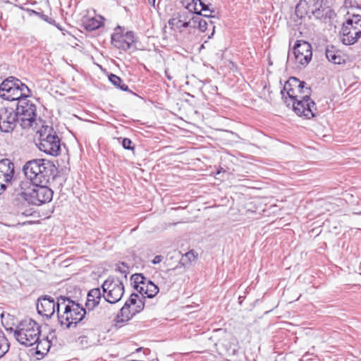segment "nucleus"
Instances as JSON below:
<instances>
[{
  "label": "nucleus",
  "mask_w": 361,
  "mask_h": 361,
  "mask_svg": "<svg viewBox=\"0 0 361 361\" xmlns=\"http://www.w3.org/2000/svg\"><path fill=\"white\" fill-rule=\"evenodd\" d=\"M86 314L85 309L69 298H58L57 317L61 326L67 329L75 326Z\"/></svg>",
  "instance_id": "obj_1"
},
{
  "label": "nucleus",
  "mask_w": 361,
  "mask_h": 361,
  "mask_svg": "<svg viewBox=\"0 0 361 361\" xmlns=\"http://www.w3.org/2000/svg\"><path fill=\"white\" fill-rule=\"evenodd\" d=\"M23 170L31 183L47 184L54 176L55 166L49 160L36 159L27 161Z\"/></svg>",
  "instance_id": "obj_2"
},
{
  "label": "nucleus",
  "mask_w": 361,
  "mask_h": 361,
  "mask_svg": "<svg viewBox=\"0 0 361 361\" xmlns=\"http://www.w3.org/2000/svg\"><path fill=\"white\" fill-rule=\"evenodd\" d=\"M18 195L27 203L39 206L49 202L53 198V190L47 184L22 181L19 185Z\"/></svg>",
  "instance_id": "obj_3"
},
{
  "label": "nucleus",
  "mask_w": 361,
  "mask_h": 361,
  "mask_svg": "<svg viewBox=\"0 0 361 361\" xmlns=\"http://www.w3.org/2000/svg\"><path fill=\"white\" fill-rule=\"evenodd\" d=\"M14 338L22 345L31 347L41 336V326L32 319H25L10 329Z\"/></svg>",
  "instance_id": "obj_4"
},
{
  "label": "nucleus",
  "mask_w": 361,
  "mask_h": 361,
  "mask_svg": "<svg viewBox=\"0 0 361 361\" xmlns=\"http://www.w3.org/2000/svg\"><path fill=\"white\" fill-rule=\"evenodd\" d=\"M30 90L19 79L9 76L0 84V97L7 101H18L23 97H29Z\"/></svg>",
  "instance_id": "obj_5"
},
{
  "label": "nucleus",
  "mask_w": 361,
  "mask_h": 361,
  "mask_svg": "<svg viewBox=\"0 0 361 361\" xmlns=\"http://www.w3.org/2000/svg\"><path fill=\"white\" fill-rule=\"evenodd\" d=\"M37 133L39 140L36 145L39 149L47 154L58 156L61 151V142L54 128L50 126L42 125Z\"/></svg>",
  "instance_id": "obj_6"
},
{
  "label": "nucleus",
  "mask_w": 361,
  "mask_h": 361,
  "mask_svg": "<svg viewBox=\"0 0 361 361\" xmlns=\"http://www.w3.org/2000/svg\"><path fill=\"white\" fill-rule=\"evenodd\" d=\"M37 108L27 97L18 100L16 107V114L23 128H36Z\"/></svg>",
  "instance_id": "obj_7"
},
{
  "label": "nucleus",
  "mask_w": 361,
  "mask_h": 361,
  "mask_svg": "<svg viewBox=\"0 0 361 361\" xmlns=\"http://www.w3.org/2000/svg\"><path fill=\"white\" fill-rule=\"evenodd\" d=\"M342 42L345 44H353L361 37V15H349L343 23L341 30Z\"/></svg>",
  "instance_id": "obj_8"
},
{
  "label": "nucleus",
  "mask_w": 361,
  "mask_h": 361,
  "mask_svg": "<svg viewBox=\"0 0 361 361\" xmlns=\"http://www.w3.org/2000/svg\"><path fill=\"white\" fill-rule=\"evenodd\" d=\"M145 302L140 296L136 293H132L130 298L126 302L120 312L116 318V324L125 323L133 318L137 313L144 308Z\"/></svg>",
  "instance_id": "obj_9"
},
{
  "label": "nucleus",
  "mask_w": 361,
  "mask_h": 361,
  "mask_svg": "<svg viewBox=\"0 0 361 361\" xmlns=\"http://www.w3.org/2000/svg\"><path fill=\"white\" fill-rule=\"evenodd\" d=\"M102 288L104 300L111 304L121 300L124 294V285L118 278L109 277Z\"/></svg>",
  "instance_id": "obj_10"
},
{
  "label": "nucleus",
  "mask_w": 361,
  "mask_h": 361,
  "mask_svg": "<svg viewBox=\"0 0 361 361\" xmlns=\"http://www.w3.org/2000/svg\"><path fill=\"white\" fill-rule=\"evenodd\" d=\"M133 281L135 289L141 294L143 298H152L159 293V288L151 281L147 279L142 274H137L131 276Z\"/></svg>",
  "instance_id": "obj_11"
},
{
  "label": "nucleus",
  "mask_w": 361,
  "mask_h": 361,
  "mask_svg": "<svg viewBox=\"0 0 361 361\" xmlns=\"http://www.w3.org/2000/svg\"><path fill=\"white\" fill-rule=\"evenodd\" d=\"M293 56L297 66H306L312 56V49L310 43L298 40L293 47Z\"/></svg>",
  "instance_id": "obj_12"
},
{
  "label": "nucleus",
  "mask_w": 361,
  "mask_h": 361,
  "mask_svg": "<svg viewBox=\"0 0 361 361\" xmlns=\"http://www.w3.org/2000/svg\"><path fill=\"white\" fill-rule=\"evenodd\" d=\"M290 104L294 111L300 116H304L307 119L315 116V104L310 97L307 99H300L298 101L293 102Z\"/></svg>",
  "instance_id": "obj_13"
},
{
  "label": "nucleus",
  "mask_w": 361,
  "mask_h": 361,
  "mask_svg": "<svg viewBox=\"0 0 361 361\" xmlns=\"http://www.w3.org/2000/svg\"><path fill=\"white\" fill-rule=\"evenodd\" d=\"M19 120L16 112L12 109H0V130L4 133L12 131Z\"/></svg>",
  "instance_id": "obj_14"
},
{
  "label": "nucleus",
  "mask_w": 361,
  "mask_h": 361,
  "mask_svg": "<svg viewBox=\"0 0 361 361\" xmlns=\"http://www.w3.org/2000/svg\"><path fill=\"white\" fill-rule=\"evenodd\" d=\"M58 300L55 302L54 298L49 295H44L39 298L37 303V312L47 318L51 317L57 312Z\"/></svg>",
  "instance_id": "obj_15"
},
{
  "label": "nucleus",
  "mask_w": 361,
  "mask_h": 361,
  "mask_svg": "<svg viewBox=\"0 0 361 361\" xmlns=\"http://www.w3.org/2000/svg\"><path fill=\"white\" fill-rule=\"evenodd\" d=\"M305 82L300 81L299 79L295 77H290L285 83L283 89L281 90L282 98L286 103L287 106H290V102L288 100V97H294V91L297 90L298 87Z\"/></svg>",
  "instance_id": "obj_16"
},
{
  "label": "nucleus",
  "mask_w": 361,
  "mask_h": 361,
  "mask_svg": "<svg viewBox=\"0 0 361 361\" xmlns=\"http://www.w3.org/2000/svg\"><path fill=\"white\" fill-rule=\"evenodd\" d=\"M183 6L190 13L198 16L201 12L210 11L208 5L201 0H182Z\"/></svg>",
  "instance_id": "obj_17"
},
{
  "label": "nucleus",
  "mask_w": 361,
  "mask_h": 361,
  "mask_svg": "<svg viewBox=\"0 0 361 361\" xmlns=\"http://www.w3.org/2000/svg\"><path fill=\"white\" fill-rule=\"evenodd\" d=\"M169 25L174 30L182 32L184 28L191 27V18L187 20L185 13H180L177 17L169 20Z\"/></svg>",
  "instance_id": "obj_18"
},
{
  "label": "nucleus",
  "mask_w": 361,
  "mask_h": 361,
  "mask_svg": "<svg viewBox=\"0 0 361 361\" xmlns=\"http://www.w3.org/2000/svg\"><path fill=\"white\" fill-rule=\"evenodd\" d=\"M209 27L212 29L211 35L208 36V39H210L214 33L215 28L212 21H209V24L200 16H193L191 18V27H197L201 32H204L209 29Z\"/></svg>",
  "instance_id": "obj_19"
},
{
  "label": "nucleus",
  "mask_w": 361,
  "mask_h": 361,
  "mask_svg": "<svg viewBox=\"0 0 361 361\" xmlns=\"http://www.w3.org/2000/svg\"><path fill=\"white\" fill-rule=\"evenodd\" d=\"M102 298L101 290L99 288L91 289L87 295L85 306L89 310H93L97 306Z\"/></svg>",
  "instance_id": "obj_20"
},
{
  "label": "nucleus",
  "mask_w": 361,
  "mask_h": 361,
  "mask_svg": "<svg viewBox=\"0 0 361 361\" xmlns=\"http://www.w3.org/2000/svg\"><path fill=\"white\" fill-rule=\"evenodd\" d=\"M326 56L330 62L334 64H342L345 62V59L342 53L334 46L326 48Z\"/></svg>",
  "instance_id": "obj_21"
},
{
  "label": "nucleus",
  "mask_w": 361,
  "mask_h": 361,
  "mask_svg": "<svg viewBox=\"0 0 361 361\" xmlns=\"http://www.w3.org/2000/svg\"><path fill=\"white\" fill-rule=\"evenodd\" d=\"M311 94V90L310 87L306 86V83L304 82L302 85H300L298 87L297 90L294 91L293 96L294 97H288V100L290 102V104L293 103V102H296L300 100V99H307Z\"/></svg>",
  "instance_id": "obj_22"
},
{
  "label": "nucleus",
  "mask_w": 361,
  "mask_h": 361,
  "mask_svg": "<svg viewBox=\"0 0 361 361\" xmlns=\"http://www.w3.org/2000/svg\"><path fill=\"white\" fill-rule=\"evenodd\" d=\"M336 16V13L329 6L317 9V18L324 24H331V19Z\"/></svg>",
  "instance_id": "obj_23"
},
{
  "label": "nucleus",
  "mask_w": 361,
  "mask_h": 361,
  "mask_svg": "<svg viewBox=\"0 0 361 361\" xmlns=\"http://www.w3.org/2000/svg\"><path fill=\"white\" fill-rule=\"evenodd\" d=\"M35 345L36 353L37 355H44L49 352L51 348V341L48 336L42 338L39 337V341H37Z\"/></svg>",
  "instance_id": "obj_24"
},
{
  "label": "nucleus",
  "mask_w": 361,
  "mask_h": 361,
  "mask_svg": "<svg viewBox=\"0 0 361 361\" xmlns=\"http://www.w3.org/2000/svg\"><path fill=\"white\" fill-rule=\"evenodd\" d=\"M111 43L117 49H122L124 51L128 50L131 47L129 45V42H127L125 40V37H122V35H120L119 34L112 35Z\"/></svg>",
  "instance_id": "obj_25"
},
{
  "label": "nucleus",
  "mask_w": 361,
  "mask_h": 361,
  "mask_svg": "<svg viewBox=\"0 0 361 361\" xmlns=\"http://www.w3.org/2000/svg\"><path fill=\"white\" fill-rule=\"evenodd\" d=\"M102 17L87 18L83 20V25L87 30L92 31L98 29L102 25Z\"/></svg>",
  "instance_id": "obj_26"
},
{
  "label": "nucleus",
  "mask_w": 361,
  "mask_h": 361,
  "mask_svg": "<svg viewBox=\"0 0 361 361\" xmlns=\"http://www.w3.org/2000/svg\"><path fill=\"white\" fill-rule=\"evenodd\" d=\"M4 172L8 176V174L14 175V164L8 159H4L0 161V173Z\"/></svg>",
  "instance_id": "obj_27"
},
{
  "label": "nucleus",
  "mask_w": 361,
  "mask_h": 361,
  "mask_svg": "<svg viewBox=\"0 0 361 361\" xmlns=\"http://www.w3.org/2000/svg\"><path fill=\"white\" fill-rule=\"evenodd\" d=\"M109 81L116 87H118L121 90L127 91L128 87L126 85L122 84V80L118 76L114 74H110L109 75Z\"/></svg>",
  "instance_id": "obj_28"
},
{
  "label": "nucleus",
  "mask_w": 361,
  "mask_h": 361,
  "mask_svg": "<svg viewBox=\"0 0 361 361\" xmlns=\"http://www.w3.org/2000/svg\"><path fill=\"white\" fill-rule=\"evenodd\" d=\"M9 349V343L4 341L0 342V358L2 357Z\"/></svg>",
  "instance_id": "obj_29"
},
{
  "label": "nucleus",
  "mask_w": 361,
  "mask_h": 361,
  "mask_svg": "<svg viewBox=\"0 0 361 361\" xmlns=\"http://www.w3.org/2000/svg\"><path fill=\"white\" fill-rule=\"evenodd\" d=\"M122 37H125V40L127 42H129V45L130 47L132 46V44L135 42L134 33L133 32H131V31L127 32L124 35H122Z\"/></svg>",
  "instance_id": "obj_30"
},
{
  "label": "nucleus",
  "mask_w": 361,
  "mask_h": 361,
  "mask_svg": "<svg viewBox=\"0 0 361 361\" xmlns=\"http://www.w3.org/2000/svg\"><path fill=\"white\" fill-rule=\"evenodd\" d=\"M11 180H6L5 178L0 176V194H1L6 189Z\"/></svg>",
  "instance_id": "obj_31"
},
{
  "label": "nucleus",
  "mask_w": 361,
  "mask_h": 361,
  "mask_svg": "<svg viewBox=\"0 0 361 361\" xmlns=\"http://www.w3.org/2000/svg\"><path fill=\"white\" fill-rule=\"evenodd\" d=\"M196 255L195 254V252L193 250H190L185 253V256L183 257V258L181 259V261L184 260V259H187L188 261L192 262L194 261Z\"/></svg>",
  "instance_id": "obj_32"
},
{
  "label": "nucleus",
  "mask_w": 361,
  "mask_h": 361,
  "mask_svg": "<svg viewBox=\"0 0 361 361\" xmlns=\"http://www.w3.org/2000/svg\"><path fill=\"white\" fill-rule=\"evenodd\" d=\"M132 141L128 138H124L122 141L123 147L126 149H133V147L131 146Z\"/></svg>",
  "instance_id": "obj_33"
},
{
  "label": "nucleus",
  "mask_w": 361,
  "mask_h": 361,
  "mask_svg": "<svg viewBox=\"0 0 361 361\" xmlns=\"http://www.w3.org/2000/svg\"><path fill=\"white\" fill-rule=\"evenodd\" d=\"M0 176L1 177H3L4 178L6 179V180H12L13 179V174H8V176L6 174V173H4V172H1L0 173Z\"/></svg>",
  "instance_id": "obj_34"
},
{
  "label": "nucleus",
  "mask_w": 361,
  "mask_h": 361,
  "mask_svg": "<svg viewBox=\"0 0 361 361\" xmlns=\"http://www.w3.org/2000/svg\"><path fill=\"white\" fill-rule=\"evenodd\" d=\"M163 259V257L161 256V255H157L154 257V259H152V264H159L160 263Z\"/></svg>",
  "instance_id": "obj_35"
},
{
  "label": "nucleus",
  "mask_w": 361,
  "mask_h": 361,
  "mask_svg": "<svg viewBox=\"0 0 361 361\" xmlns=\"http://www.w3.org/2000/svg\"><path fill=\"white\" fill-rule=\"evenodd\" d=\"M209 11H210L204 12L203 13H202V12H201L200 14H199L198 16H204V17H207V18L212 17V13H214V11L210 10V9H209Z\"/></svg>",
  "instance_id": "obj_36"
},
{
  "label": "nucleus",
  "mask_w": 361,
  "mask_h": 361,
  "mask_svg": "<svg viewBox=\"0 0 361 361\" xmlns=\"http://www.w3.org/2000/svg\"><path fill=\"white\" fill-rule=\"evenodd\" d=\"M6 342V343H8L7 338H6V336H4V334H3L2 331H0V342Z\"/></svg>",
  "instance_id": "obj_37"
},
{
  "label": "nucleus",
  "mask_w": 361,
  "mask_h": 361,
  "mask_svg": "<svg viewBox=\"0 0 361 361\" xmlns=\"http://www.w3.org/2000/svg\"><path fill=\"white\" fill-rule=\"evenodd\" d=\"M165 75H166V78H167L169 80H172V78H172V76H171V75H170V74L169 73L168 70H165Z\"/></svg>",
  "instance_id": "obj_38"
},
{
  "label": "nucleus",
  "mask_w": 361,
  "mask_h": 361,
  "mask_svg": "<svg viewBox=\"0 0 361 361\" xmlns=\"http://www.w3.org/2000/svg\"><path fill=\"white\" fill-rule=\"evenodd\" d=\"M306 2V0L301 1L298 6H296V8H299L300 6H302L303 4Z\"/></svg>",
  "instance_id": "obj_39"
},
{
  "label": "nucleus",
  "mask_w": 361,
  "mask_h": 361,
  "mask_svg": "<svg viewBox=\"0 0 361 361\" xmlns=\"http://www.w3.org/2000/svg\"><path fill=\"white\" fill-rule=\"evenodd\" d=\"M156 0H148L149 3L154 4Z\"/></svg>",
  "instance_id": "obj_40"
},
{
  "label": "nucleus",
  "mask_w": 361,
  "mask_h": 361,
  "mask_svg": "<svg viewBox=\"0 0 361 361\" xmlns=\"http://www.w3.org/2000/svg\"><path fill=\"white\" fill-rule=\"evenodd\" d=\"M360 6H361V0H357Z\"/></svg>",
  "instance_id": "obj_41"
},
{
  "label": "nucleus",
  "mask_w": 361,
  "mask_h": 361,
  "mask_svg": "<svg viewBox=\"0 0 361 361\" xmlns=\"http://www.w3.org/2000/svg\"><path fill=\"white\" fill-rule=\"evenodd\" d=\"M32 12H33L34 13H35V14H38V13H37V12H36V11H32Z\"/></svg>",
  "instance_id": "obj_42"
},
{
  "label": "nucleus",
  "mask_w": 361,
  "mask_h": 361,
  "mask_svg": "<svg viewBox=\"0 0 361 361\" xmlns=\"http://www.w3.org/2000/svg\"><path fill=\"white\" fill-rule=\"evenodd\" d=\"M288 60H290V56L288 55Z\"/></svg>",
  "instance_id": "obj_43"
}]
</instances>
